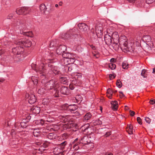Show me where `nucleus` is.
Wrapping results in <instances>:
<instances>
[{
	"label": "nucleus",
	"mask_w": 155,
	"mask_h": 155,
	"mask_svg": "<svg viewBox=\"0 0 155 155\" xmlns=\"http://www.w3.org/2000/svg\"><path fill=\"white\" fill-rule=\"evenodd\" d=\"M59 84L55 81L52 80L50 81L45 84V89L48 90H49L54 88L56 93L58 94L59 93V91L57 89L58 87Z\"/></svg>",
	"instance_id": "f257e3e1"
},
{
	"label": "nucleus",
	"mask_w": 155,
	"mask_h": 155,
	"mask_svg": "<svg viewBox=\"0 0 155 155\" xmlns=\"http://www.w3.org/2000/svg\"><path fill=\"white\" fill-rule=\"evenodd\" d=\"M67 144L66 141H64L59 144L57 147L54 148V152L57 154L64 155V153L65 151L64 150L65 147Z\"/></svg>",
	"instance_id": "f03ea898"
},
{
	"label": "nucleus",
	"mask_w": 155,
	"mask_h": 155,
	"mask_svg": "<svg viewBox=\"0 0 155 155\" xmlns=\"http://www.w3.org/2000/svg\"><path fill=\"white\" fill-rule=\"evenodd\" d=\"M123 47L120 46L121 49L123 47L124 48L129 51L132 52L134 51L135 46L133 42H131L128 44L127 42L126 41L123 44Z\"/></svg>",
	"instance_id": "7ed1b4c3"
},
{
	"label": "nucleus",
	"mask_w": 155,
	"mask_h": 155,
	"mask_svg": "<svg viewBox=\"0 0 155 155\" xmlns=\"http://www.w3.org/2000/svg\"><path fill=\"white\" fill-rule=\"evenodd\" d=\"M14 43L17 45H21L23 47L24 46L27 47H30L31 44V41L25 40H23V39H20L15 41Z\"/></svg>",
	"instance_id": "20e7f679"
},
{
	"label": "nucleus",
	"mask_w": 155,
	"mask_h": 155,
	"mask_svg": "<svg viewBox=\"0 0 155 155\" xmlns=\"http://www.w3.org/2000/svg\"><path fill=\"white\" fill-rule=\"evenodd\" d=\"M15 44L17 45H20V46H17L13 48L12 52L15 55H19L22 54L24 51L23 46L21 45Z\"/></svg>",
	"instance_id": "39448f33"
},
{
	"label": "nucleus",
	"mask_w": 155,
	"mask_h": 155,
	"mask_svg": "<svg viewBox=\"0 0 155 155\" xmlns=\"http://www.w3.org/2000/svg\"><path fill=\"white\" fill-rule=\"evenodd\" d=\"M78 36L77 35H72V32L71 31H68L66 33L63 34L62 35V38L64 39H68L69 38H71L74 39L77 38Z\"/></svg>",
	"instance_id": "423d86ee"
},
{
	"label": "nucleus",
	"mask_w": 155,
	"mask_h": 155,
	"mask_svg": "<svg viewBox=\"0 0 155 155\" xmlns=\"http://www.w3.org/2000/svg\"><path fill=\"white\" fill-rule=\"evenodd\" d=\"M28 7L19 8L16 9V13L19 15L26 14L28 12Z\"/></svg>",
	"instance_id": "0eeeda50"
},
{
	"label": "nucleus",
	"mask_w": 155,
	"mask_h": 155,
	"mask_svg": "<svg viewBox=\"0 0 155 155\" xmlns=\"http://www.w3.org/2000/svg\"><path fill=\"white\" fill-rule=\"evenodd\" d=\"M78 26L81 32L87 33L89 30L88 26L84 23L79 24Z\"/></svg>",
	"instance_id": "6e6552de"
},
{
	"label": "nucleus",
	"mask_w": 155,
	"mask_h": 155,
	"mask_svg": "<svg viewBox=\"0 0 155 155\" xmlns=\"http://www.w3.org/2000/svg\"><path fill=\"white\" fill-rule=\"evenodd\" d=\"M96 35L98 37H101L102 35L103 28L101 24L97 25L95 28Z\"/></svg>",
	"instance_id": "1a4fd4ad"
},
{
	"label": "nucleus",
	"mask_w": 155,
	"mask_h": 155,
	"mask_svg": "<svg viewBox=\"0 0 155 155\" xmlns=\"http://www.w3.org/2000/svg\"><path fill=\"white\" fill-rule=\"evenodd\" d=\"M25 97L28 99V102L30 104H33L36 101V98L35 95L33 94L29 95L28 94H26Z\"/></svg>",
	"instance_id": "9d476101"
},
{
	"label": "nucleus",
	"mask_w": 155,
	"mask_h": 155,
	"mask_svg": "<svg viewBox=\"0 0 155 155\" xmlns=\"http://www.w3.org/2000/svg\"><path fill=\"white\" fill-rule=\"evenodd\" d=\"M90 137H89L87 136H85L82 137L79 140L81 143L84 144H88L91 143V140H90Z\"/></svg>",
	"instance_id": "9b49d317"
},
{
	"label": "nucleus",
	"mask_w": 155,
	"mask_h": 155,
	"mask_svg": "<svg viewBox=\"0 0 155 155\" xmlns=\"http://www.w3.org/2000/svg\"><path fill=\"white\" fill-rule=\"evenodd\" d=\"M67 50L66 47L64 45L60 46L56 50V52L58 54L61 55L62 54Z\"/></svg>",
	"instance_id": "f8f14e48"
},
{
	"label": "nucleus",
	"mask_w": 155,
	"mask_h": 155,
	"mask_svg": "<svg viewBox=\"0 0 155 155\" xmlns=\"http://www.w3.org/2000/svg\"><path fill=\"white\" fill-rule=\"evenodd\" d=\"M45 65L43 63L41 64L40 66H38V68H35V71L37 72H38L40 74L44 73L45 71Z\"/></svg>",
	"instance_id": "ddd939ff"
},
{
	"label": "nucleus",
	"mask_w": 155,
	"mask_h": 155,
	"mask_svg": "<svg viewBox=\"0 0 155 155\" xmlns=\"http://www.w3.org/2000/svg\"><path fill=\"white\" fill-rule=\"evenodd\" d=\"M78 138L76 139L73 142L71 145L72 146V145H73V148L76 150H78L80 148L79 145L81 143L80 141H78Z\"/></svg>",
	"instance_id": "4468645a"
},
{
	"label": "nucleus",
	"mask_w": 155,
	"mask_h": 155,
	"mask_svg": "<svg viewBox=\"0 0 155 155\" xmlns=\"http://www.w3.org/2000/svg\"><path fill=\"white\" fill-rule=\"evenodd\" d=\"M49 69L55 75L56 74H60L61 73L59 71L58 68L56 67L53 65H51L49 67Z\"/></svg>",
	"instance_id": "2eb2a0df"
},
{
	"label": "nucleus",
	"mask_w": 155,
	"mask_h": 155,
	"mask_svg": "<svg viewBox=\"0 0 155 155\" xmlns=\"http://www.w3.org/2000/svg\"><path fill=\"white\" fill-rule=\"evenodd\" d=\"M68 110L71 113H74L76 112L75 111L77 109L78 107L75 104H71L69 105Z\"/></svg>",
	"instance_id": "dca6fc26"
},
{
	"label": "nucleus",
	"mask_w": 155,
	"mask_h": 155,
	"mask_svg": "<svg viewBox=\"0 0 155 155\" xmlns=\"http://www.w3.org/2000/svg\"><path fill=\"white\" fill-rule=\"evenodd\" d=\"M104 40L106 44L108 45H111L112 42L111 38L109 35H106L104 37Z\"/></svg>",
	"instance_id": "f3484780"
},
{
	"label": "nucleus",
	"mask_w": 155,
	"mask_h": 155,
	"mask_svg": "<svg viewBox=\"0 0 155 155\" xmlns=\"http://www.w3.org/2000/svg\"><path fill=\"white\" fill-rule=\"evenodd\" d=\"M60 92L61 93L65 95H68L69 94L68 88L66 87H62L60 89Z\"/></svg>",
	"instance_id": "a211bd4d"
},
{
	"label": "nucleus",
	"mask_w": 155,
	"mask_h": 155,
	"mask_svg": "<svg viewBox=\"0 0 155 155\" xmlns=\"http://www.w3.org/2000/svg\"><path fill=\"white\" fill-rule=\"evenodd\" d=\"M81 76H79L78 75H76L75 76V80H72V84H74L75 85H78L80 84L81 83L80 82V81L79 79H77L76 80V78H81Z\"/></svg>",
	"instance_id": "6ab92c4d"
},
{
	"label": "nucleus",
	"mask_w": 155,
	"mask_h": 155,
	"mask_svg": "<svg viewBox=\"0 0 155 155\" xmlns=\"http://www.w3.org/2000/svg\"><path fill=\"white\" fill-rule=\"evenodd\" d=\"M23 21L20 19H18L17 21L16 24L18 26H21L20 27V30H21L23 28L25 30V25L24 24Z\"/></svg>",
	"instance_id": "aec40b11"
},
{
	"label": "nucleus",
	"mask_w": 155,
	"mask_h": 155,
	"mask_svg": "<svg viewBox=\"0 0 155 155\" xmlns=\"http://www.w3.org/2000/svg\"><path fill=\"white\" fill-rule=\"evenodd\" d=\"M40 110V107L37 106L34 107L31 109V111L35 114H39Z\"/></svg>",
	"instance_id": "412c9836"
},
{
	"label": "nucleus",
	"mask_w": 155,
	"mask_h": 155,
	"mask_svg": "<svg viewBox=\"0 0 155 155\" xmlns=\"http://www.w3.org/2000/svg\"><path fill=\"white\" fill-rule=\"evenodd\" d=\"M111 107L112 109L114 110H117L118 107L117 101H112L111 102Z\"/></svg>",
	"instance_id": "4be33fe9"
},
{
	"label": "nucleus",
	"mask_w": 155,
	"mask_h": 155,
	"mask_svg": "<svg viewBox=\"0 0 155 155\" xmlns=\"http://www.w3.org/2000/svg\"><path fill=\"white\" fill-rule=\"evenodd\" d=\"M151 37L148 35H145L142 38V40L145 42H148L151 41Z\"/></svg>",
	"instance_id": "5701e85b"
},
{
	"label": "nucleus",
	"mask_w": 155,
	"mask_h": 155,
	"mask_svg": "<svg viewBox=\"0 0 155 155\" xmlns=\"http://www.w3.org/2000/svg\"><path fill=\"white\" fill-rule=\"evenodd\" d=\"M92 117V115L90 113H87L84 116L83 120L84 121L88 120L90 119Z\"/></svg>",
	"instance_id": "b1692460"
},
{
	"label": "nucleus",
	"mask_w": 155,
	"mask_h": 155,
	"mask_svg": "<svg viewBox=\"0 0 155 155\" xmlns=\"http://www.w3.org/2000/svg\"><path fill=\"white\" fill-rule=\"evenodd\" d=\"M20 33L23 34L24 35L29 37H31L32 35V33L31 32H25L22 30H20Z\"/></svg>",
	"instance_id": "393cba45"
},
{
	"label": "nucleus",
	"mask_w": 155,
	"mask_h": 155,
	"mask_svg": "<svg viewBox=\"0 0 155 155\" xmlns=\"http://www.w3.org/2000/svg\"><path fill=\"white\" fill-rule=\"evenodd\" d=\"M46 9V6L44 4H42L40 7V9L42 13H45Z\"/></svg>",
	"instance_id": "a878e982"
},
{
	"label": "nucleus",
	"mask_w": 155,
	"mask_h": 155,
	"mask_svg": "<svg viewBox=\"0 0 155 155\" xmlns=\"http://www.w3.org/2000/svg\"><path fill=\"white\" fill-rule=\"evenodd\" d=\"M112 46L113 48L116 51H117L119 48V45L115 42H114L112 45Z\"/></svg>",
	"instance_id": "bb28decb"
},
{
	"label": "nucleus",
	"mask_w": 155,
	"mask_h": 155,
	"mask_svg": "<svg viewBox=\"0 0 155 155\" xmlns=\"http://www.w3.org/2000/svg\"><path fill=\"white\" fill-rule=\"evenodd\" d=\"M46 89H45L44 87H41L38 89V93L41 94H44L45 92Z\"/></svg>",
	"instance_id": "cd10ccee"
},
{
	"label": "nucleus",
	"mask_w": 155,
	"mask_h": 155,
	"mask_svg": "<svg viewBox=\"0 0 155 155\" xmlns=\"http://www.w3.org/2000/svg\"><path fill=\"white\" fill-rule=\"evenodd\" d=\"M75 126V124H74L72 123L70 124H66L64 126V128H66L67 129L71 128Z\"/></svg>",
	"instance_id": "c85d7f7f"
},
{
	"label": "nucleus",
	"mask_w": 155,
	"mask_h": 155,
	"mask_svg": "<svg viewBox=\"0 0 155 155\" xmlns=\"http://www.w3.org/2000/svg\"><path fill=\"white\" fill-rule=\"evenodd\" d=\"M40 132L38 130L35 129L33 132L34 135L35 136L38 137L40 134Z\"/></svg>",
	"instance_id": "c756f323"
},
{
	"label": "nucleus",
	"mask_w": 155,
	"mask_h": 155,
	"mask_svg": "<svg viewBox=\"0 0 155 155\" xmlns=\"http://www.w3.org/2000/svg\"><path fill=\"white\" fill-rule=\"evenodd\" d=\"M60 81L63 83L64 84H66L67 82V78L64 77H61L60 78Z\"/></svg>",
	"instance_id": "7c9ffc66"
},
{
	"label": "nucleus",
	"mask_w": 155,
	"mask_h": 155,
	"mask_svg": "<svg viewBox=\"0 0 155 155\" xmlns=\"http://www.w3.org/2000/svg\"><path fill=\"white\" fill-rule=\"evenodd\" d=\"M64 68L65 70L67 72L71 71L72 69L71 66H66Z\"/></svg>",
	"instance_id": "2f4dec72"
},
{
	"label": "nucleus",
	"mask_w": 155,
	"mask_h": 155,
	"mask_svg": "<svg viewBox=\"0 0 155 155\" xmlns=\"http://www.w3.org/2000/svg\"><path fill=\"white\" fill-rule=\"evenodd\" d=\"M69 105L67 104H65L62 105L61 106L62 109L64 110H68V107Z\"/></svg>",
	"instance_id": "473e14b6"
},
{
	"label": "nucleus",
	"mask_w": 155,
	"mask_h": 155,
	"mask_svg": "<svg viewBox=\"0 0 155 155\" xmlns=\"http://www.w3.org/2000/svg\"><path fill=\"white\" fill-rule=\"evenodd\" d=\"M44 121L41 119L40 120L36 121L35 123L37 124H41L43 125L44 123Z\"/></svg>",
	"instance_id": "72a5a7b5"
},
{
	"label": "nucleus",
	"mask_w": 155,
	"mask_h": 155,
	"mask_svg": "<svg viewBox=\"0 0 155 155\" xmlns=\"http://www.w3.org/2000/svg\"><path fill=\"white\" fill-rule=\"evenodd\" d=\"M122 67L124 69H127L128 68V64L126 62H124L122 64Z\"/></svg>",
	"instance_id": "f704fd0d"
},
{
	"label": "nucleus",
	"mask_w": 155,
	"mask_h": 155,
	"mask_svg": "<svg viewBox=\"0 0 155 155\" xmlns=\"http://www.w3.org/2000/svg\"><path fill=\"white\" fill-rule=\"evenodd\" d=\"M108 67L111 70H113L115 69L116 68V65L115 64L113 63H110L109 64Z\"/></svg>",
	"instance_id": "c9c22d12"
},
{
	"label": "nucleus",
	"mask_w": 155,
	"mask_h": 155,
	"mask_svg": "<svg viewBox=\"0 0 155 155\" xmlns=\"http://www.w3.org/2000/svg\"><path fill=\"white\" fill-rule=\"evenodd\" d=\"M117 86L119 87L120 88L122 86V84L121 81L120 80H117L116 82Z\"/></svg>",
	"instance_id": "e433bc0d"
},
{
	"label": "nucleus",
	"mask_w": 155,
	"mask_h": 155,
	"mask_svg": "<svg viewBox=\"0 0 155 155\" xmlns=\"http://www.w3.org/2000/svg\"><path fill=\"white\" fill-rule=\"evenodd\" d=\"M27 123L26 122H22L20 124L19 123L20 126L21 125V127L23 128H25L27 127V125H26Z\"/></svg>",
	"instance_id": "4c0bfd02"
},
{
	"label": "nucleus",
	"mask_w": 155,
	"mask_h": 155,
	"mask_svg": "<svg viewBox=\"0 0 155 155\" xmlns=\"http://www.w3.org/2000/svg\"><path fill=\"white\" fill-rule=\"evenodd\" d=\"M69 54V53H65L64 52L62 54V55L63 58L66 59H68Z\"/></svg>",
	"instance_id": "58836bf2"
},
{
	"label": "nucleus",
	"mask_w": 155,
	"mask_h": 155,
	"mask_svg": "<svg viewBox=\"0 0 155 155\" xmlns=\"http://www.w3.org/2000/svg\"><path fill=\"white\" fill-rule=\"evenodd\" d=\"M146 72V71L145 69H143L142 71L141 74L142 76H143L144 78H146L147 77V76L145 75Z\"/></svg>",
	"instance_id": "ea45409f"
},
{
	"label": "nucleus",
	"mask_w": 155,
	"mask_h": 155,
	"mask_svg": "<svg viewBox=\"0 0 155 155\" xmlns=\"http://www.w3.org/2000/svg\"><path fill=\"white\" fill-rule=\"evenodd\" d=\"M53 136L54 134L53 133H50L48 135V137L50 139H53L54 137Z\"/></svg>",
	"instance_id": "a19ab883"
},
{
	"label": "nucleus",
	"mask_w": 155,
	"mask_h": 155,
	"mask_svg": "<svg viewBox=\"0 0 155 155\" xmlns=\"http://www.w3.org/2000/svg\"><path fill=\"white\" fill-rule=\"evenodd\" d=\"M89 125L88 124H86L84 126L81 127L82 130H84V131L87 129V127H88Z\"/></svg>",
	"instance_id": "79ce46f5"
},
{
	"label": "nucleus",
	"mask_w": 155,
	"mask_h": 155,
	"mask_svg": "<svg viewBox=\"0 0 155 155\" xmlns=\"http://www.w3.org/2000/svg\"><path fill=\"white\" fill-rule=\"evenodd\" d=\"M38 65H36L35 64H33L31 65V67L33 69L35 70V68H38Z\"/></svg>",
	"instance_id": "37998d69"
},
{
	"label": "nucleus",
	"mask_w": 155,
	"mask_h": 155,
	"mask_svg": "<svg viewBox=\"0 0 155 155\" xmlns=\"http://www.w3.org/2000/svg\"><path fill=\"white\" fill-rule=\"evenodd\" d=\"M20 126L19 123H15V124L14 125V126L13 127L15 128V129H16L18 128V127Z\"/></svg>",
	"instance_id": "c03bdc74"
},
{
	"label": "nucleus",
	"mask_w": 155,
	"mask_h": 155,
	"mask_svg": "<svg viewBox=\"0 0 155 155\" xmlns=\"http://www.w3.org/2000/svg\"><path fill=\"white\" fill-rule=\"evenodd\" d=\"M92 54L93 55L97 58H98L99 56V54L97 53H96V52H95V53L93 52Z\"/></svg>",
	"instance_id": "a18cd8bd"
},
{
	"label": "nucleus",
	"mask_w": 155,
	"mask_h": 155,
	"mask_svg": "<svg viewBox=\"0 0 155 155\" xmlns=\"http://www.w3.org/2000/svg\"><path fill=\"white\" fill-rule=\"evenodd\" d=\"M74 57L73 54H72L71 53H69V54L68 55V59L69 60V59H71Z\"/></svg>",
	"instance_id": "49530a36"
},
{
	"label": "nucleus",
	"mask_w": 155,
	"mask_h": 155,
	"mask_svg": "<svg viewBox=\"0 0 155 155\" xmlns=\"http://www.w3.org/2000/svg\"><path fill=\"white\" fill-rule=\"evenodd\" d=\"M56 43H54V41H51L50 44V46L51 47H54V46H56Z\"/></svg>",
	"instance_id": "de8ad7c7"
},
{
	"label": "nucleus",
	"mask_w": 155,
	"mask_h": 155,
	"mask_svg": "<svg viewBox=\"0 0 155 155\" xmlns=\"http://www.w3.org/2000/svg\"><path fill=\"white\" fill-rule=\"evenodd\" d=\"M137 120L138 121V123L139 124H142L141 120L140 117H137Z\"/></svg>",
	"instance_id": "09e8293b"
},
{
	"label": "nucleus",
	"mask_w": 155,
	"mask_h": 155,
	"mask_svg": "<svg viewBox=\"0 0 155 155\" xmlns=\"http://www.w3.org/2000/svg\"><path fill=\"white\" fill-rule=\"evenodd\" d=\"M154 1V0H146V2L148 4H151Z\"/></svg>",
	"instance_id": "8fccbe9b"
},
{
	"label": "nucleus",
	"mask_w": 155,
	"mask_h": 155,
	"mask_svg": "<svg viewBox=\"0 0 155 155\" xmlns=\"http://www.w3.org/2000/svg\"><path fill=\"white\" fill-rule=\"evenodd\" d=\"M74 59V57L71 59H69V60H68L67 61H70V62H71V63H73L75 61Z\"/></svg>",
	"instance_id": "3c124183"
},
{
	"label": "nucleus",
	"mask_w": 155,
	"mask_h": 155,
	"mask_svg": "<svg viewBox=\"0 0 155 155\" xmlns=\"http://www.w3.org/2000/svg\"><path fill=\"white\" fill-rule=\"evenodd\" d=\"M96 123L98 125H100L102 124V121L100 119H98L97 120Z\"/></svg>",
	"instance_id": "603ef678"
},
{
	"label": "nucleus",
	"mask_w": 155,
	"mask_h": 155,
	"mask_svg": "<svg viewBox=\"0 0 155 155\" xmlns=\"http://www.w3.org/2000/svg\"><path fill=\"white\" fill-rule=\"evenodd\" d=\"M145 120L148 123H150V120L148 117H146L145 118Z\"/></svg>",
	"instance_id": "864d4df0"
},
{
	"label": "nucleus",
	"mask_w": 155,
	"mask_h": 155,
	"mask_svg": "<svg viewBox=\"0 0 155 155\" xmlns=\"http://www.w3.org/2000/svg\"><path fill=\"white\" fill-rule=\"evenodd\" d=\"M107 94H112V91L110 89H108L107 91Z\"/></svg>",
	"instance_id": "5fc2aeb1"
},
{
	"label": "nucleus",
	"mask_w": 155,
	"mask_h": 155,
	"mask_svg": "<svg viewBox=\"0 0 155 155\" xmlns=\"http://www.w3.org/2000/svg\"><path fill=\"white\" fill-rule=\"evenodd\" d=\"M140 38H139V40L138 39H136V45L138 46H139L140 45Z\"/></svg>",
	"instance_id": "6e6d98bb"
},
{
	"label": "nucleus",
	"mask_w": 155,
	"mask_h": 155,
	"mask_svg": "<svg viewBox=\"0 0 155 155\" xmlns=\"http://www.w3.org/2000/svg\"><path fill=\"white\" fill-rule=\"evenodd\" d=\"M130 115L132 116H133L135 114V112L132 110H130Z\"/></svg>",
	"instance_id": "4d7b16f0"
},
{
	"label": "nucleus",
	"mask_w": 155,
	"mask_h": 155,
	"mask_svg": "<svg viewBox=\"0 0 155 155\" xmlns=\"http://www.w3.org/2000/svg\"><path fill=\"white\" fill-rule=\"evenodd\" d=\"M115 76L114 74H111L109 75V78H110V80L112 79L113 78H115Z\"/></svg>",
	"instance_id": "13d9d810"
},
{
	"label": "nucleus",
	"mask_w": 155,
	"mask_h": 155,
	"mask_svg": "<svg viewBox=\"0 0 155 155\" xmlns=\"http://www.w3.org/2000/svg\"><path fill=\"white\" fill-rule=\"evenodd\" d=\"M150 103L151 104H153L155 103V99L150 100Z\"/></svg>",
	"instance_id": "bf43d9fd"
},
{
	"label": "nucleus",
	"mask_w": 155,
	"mask_h": 155,
	"mask_svg": "<svg viewBox=\"0 0 155 155\" xmlns=\"http://www.w3.org/2000/svg\"><path fill=\"white\" fill-rule=\"evenodd\" d=\"M13 14H10L8 16L7 18L10 19L13 17Z\"/></svg>",
	"instance_id": "052dcab7"
},
{
	"label": "nucleus",
	"mask_w": 155,
	"mask_h": 155,
	"mask_svg": "<svg viewBox=\"0 0 155 155\" xmlns=\"http://www.w3.org/2000/svg\"><path fill=\"white\" fill-rule=\"evenodd\" d=\"M111 134V133L110 132H107L106 133V134L105 135V136L106 137H107L109 136Z\"/></svg>",
	"instance_id": "680f3d73"
},
{
	"label": "nucleus",
	"mask_w": 155,
	"mask_h": 155,
	"mask_svg": "<svg viewBox=\"0 0 155 155\" xmlns=\"http://www.w3.org/2000/svg\"><path fill=\"white\" fill-rule=\"evenodd\" d=\"M119 93H120V97H124V94H123V92L121 91H119Z\"/></svg>",
	"instance_id": "e2e57ef3"
},
{
	"label": "nucleus",
	"mask_w": 155,
	"mask_h": 155,
	"mask_svg": "<svg viewBox=\"0 0 155 155\" xmlns=\"http://www.w3.org/2000/svg\"><path fill=\"white\" fill-rule=\"evenodd\" d=\"M127 131H128V132L129 134H133V130H130L128 129Z\"/></svg>",
	"instance_id": "0e129e2a"
},
{
	"label": "nucleus",
	"mask_w": 155,
	"mask_h": 155,
	"mask_svg": "<svg viewBox=\"0 0 155 155\" xmlns=\"http://www.w3.org/2000/svg\"><path fill=\"white\" fill-rule=\"evenodd\" d=\"M107 96L110 99H111L112 97V94H107Z\"/></svg>",
	"instance_id": "69168bd1"
},
{
	"label": "nucleus",
	"mask_w": 155,
	"mask_h": 155,
	"mask_svg": "<svg viewBox=\"0 0 155 155\" xmlns=\"http://www.w3.org/2000/svg\"><path fill=\"white\" fill-rule=\"evenodd\" d=\"M90 47L93 50H95L96 49L95 47L93 45H91Z\"/></svg>",
	"instance_id": "338daca9"
},
{
	"label": "nucleus",
	"mask_w": 155,
	"mask_h": 155,
	"mask_svg": "<svg viewBox=\"0 0 155 155\" xmlns=\"http://www.w3.org/2000/svg\"><path fill=\"white\" fill-rule=\"evenodd\" d=\"M130 3H134L136 0H127Z\"/></svg>",
	"instance_id": "774afa93"
}]
</instances>
